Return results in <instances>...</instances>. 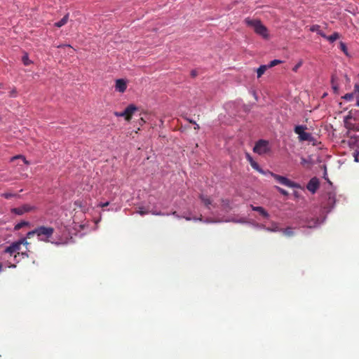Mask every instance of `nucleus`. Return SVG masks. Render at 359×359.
<instances>
[{"label":"nucleus","mask_w":359,"mask_h":359,"mask_svg":"<svg viewBox=\"0 0 359 359\" xmlns=\"http://www.w3.org/2000/svg\"><path fill=\"white\" fill-rule=\"evenodd\" d=\"M245 22L248 26L252 27L256 34L264 39L269 37L268 29L260 20L247 18L245 20Z\"/></svg>","instance_id":"1"},{"label":"nucleus","mask_w":359,"mask_h":359,"mask_svg":"<svg viewBox=\"0 0 359 359\" xmlns=\"http://www.w3.org/2000/svg\"><path fill=\"white\" fill-rule=\"evenodd\" d=\"M54 231L55 230L53 227L41 226L36 228V236L39 240L48 242Z\"/></svg>","instance_id":"2"},{"label":"nucleus","mask_w":359,"mask_h":359,"mask_svg":"<svg viewBox=\"0 0 359 359\" xmlns=\"http://www.w3.org/2000/svg\"><path fill=\"white\" fill-rule=\"evenodd\" d=\"M22 245H24L27 247L28 245H29V243L27 241L26 238H22L16 242H13L9 246L6 247L4 252L8 253L11 255L15 252H18V255H20L19 251L21 250Z\"/></svg>","instance_id":"3"},{"label":"nucleus","mask_w":359,"mask_h":359,"mask_svg":"<svg viewBox=\"0 0 359 359\" xmlns=\"http://www.w3.org/2000/svg\"><path fill=\"white\" fill-rule=\"evenodd\" d=\"M253 151L259 155L268 154L271 151L269 142L264 140H259L256 142Z\"/></svg>","instance_id":"4"},{"label":"nucleus","mask_w":359,"mask_h":359,"mask_svg":"<svg viewBox=\"0 0 359 359\" xmlns=\"http://www.w3.org/2000/svg\"><path fill=\"white\" fill-rule=\"evenodd\" d=\"M137 111V107L133 104H129L123 111H115L114 114L116 117H124L126 121H130L132 118L133 114Z\"/></svg>","instance_id":"5"},{"label":"nucleus","mask_w":359,"mask_h":359,"mask_svg":"<svg viewBox=\"0 0 359 359\" xmlns=\"http://www.w3.org/2000/svg\"><path fill=\"white\" fill-rule=\"evenodd\" d=\"M269 173L278 182H279L280 184H283V185H285L287 187H290V188H299L300 186L294 182H292L290 180L287 179V177H283V176H281V175H277V174H275V173H273L271 172H269Z\"/></svg>","instance_id":"6"},{"label":"nucleus","mask_w":359,"mask_h":359,"mask_svg":"<svg viewBox=\"0 0 359 359\" xmlns=\"http://www.w3.org/2000/svg\"><path fill=\"white\" fill-rule=\"evenodd\" d=\"M306 129V126L302 125L294 127V131L299 135L298 138L299 141H311L313 140L312 135L304 131Z\"/></svg>","instance_id":"7"},{"label":"nucleus","mask_w":359,"mask_h":359,"mask_svg":"<svg viewBox=\"0 0 359 359\" xmlns=\"http://www.w3.org/2000/svg\"><path fill=\"white\" fill-rule=\"evenodd\" d=\"M35 210V207L29 204H24L18 208H13L11 212L17 215H22L26 212H29Z\"/></svg>","instance_id":"8"},{"label":"nucleus","mask_w":359,"mask_h":359,"mask_svg":"<svg viewBox=\"0 0 359 359\" xmlns=\"http://www.w3.org/2000/svg\"><path fill=\"white\" fill-rule=\"evenodd\" d=\"M320 185L319 180L317 177H313L307 184L306 188L311 193L314 194L318 189Z\"/></svg>","instance_id":"9"},{"label":"nucleus","mask_w":359,"mask_h":359,"mask_svg":"<svg viewBox=\"0 0 359 359\" xmlns=\"http://www.w3.org/2000/svg\"><path fill=\"white\" fill-rule=\"evenodd\" d=\"M127 88V83L124 79H119L116 81L115 89L120 93H124Z\"/></svg>","instance_id":"10"},{"label":"nucleus","mask_w":359,"mask_h":359,"mask_svg":"<svg viewBox=\"0 0 359 359\" xmlns=\"http://www.w3.org/2000/svg\"><path fill=\"white\" fill-rule=\"evenodd\" d=\"M251 208L252 210L258 212L264 218L269 217V213L262 207L251 205Z\"/></svg>","instance_id":"11"},{"label":"nucleus","mask_w":359,"mask_h":359,"mask_svg":"<svg viewBox=\"0 0 359 359\" xmlns=\"http://www.w3.org/2000/svg\"><path fill=\"white\" fill-rule=\"evenodd\" d=\"M248 159L250 163L251 166L256 170H257L259 172L265 174V172L259 167L258 163L252 160V158L248 156Z\"/></svg>","instance_id":"12"},{"label":"nucleus","mask_w":359,"mask_h":359,"mask_svg":"<svg viewBox=\"0 0 359 359\" xmlns=\"http://www.w3.org/2000/svg\"><path fill=\"white\" fill-rule=\"evenodd\" d=\"M320 27L318 25H313L310 27L309 29L311 32H316L318 34H319L322 37H326V34L320 29Z\"/></svg>","instance_id":"13"},{"label":"nucleus","mask_w":359,"mask_h":359,"mask_svg":"<svg viewBox=\"0 0 359 359\" xmlns=\"http://www.w3.org/2000/svg\"><path fill=\"white\" fill-rule=\"evenodd\" d=\"M200 199L202 201V202L204 203V205L208 208L210 209V205H212V200L207 196H204L203 194H201L199 196Z\"/></svg>","instance_id":"14"},{"label":"nucleus","mask_w":359,"mask_h":359,"mask_svg":"<svg viewBox=\"0 0 359 359\" xmlns=\"http://www.w3.org/2000/svg\"><path fill=\"white\" fill-rule=\"evenodd\" d=\"M69 20V14H66L60 21L55 23V26L57 27H61L65 25Z\"/></svg>","instance_id":"15"},{"label":"nucleus","mask_w":359,"mask_h":359,"mask_svg":"<svg viewBox=\"0 0 359 359\" xmlns=\"http://www.w3.org/2000/svg\"><path fill=\"white\" fill-rule=\"evenodd\" d=\"M340 34L338 32H334L330 36H327L326 37H323L324 39H326L327 41H329L330 43L334 42L337 39L340 38Z\"/></svg>","instance_id":"16"},{"label":"nucleus","mask_w":359,"mask_h":359,"mask_svg":"<svg viewBox=\"0 0 359 359\" xmlns=\"http://www.w3.org/2000/svg\"><path fill=\"white\" fill-rule=\"evenodd\" d=\"M17 159H22V161L27 164V165H29L30 164V162L29 161H27L26 159V158L23 156V155H21V154H19V155H16L15 156H13L11 158V162H13Z\"/></svg>","instance_id":"17"},{"label":"nucleus","mask_w":359,"mask_h":359,"mask_svg":"<svg viewBox=\"0 0 359 359\" xmlns=\"http://www.w3.org/2000/svg\"><path fill=\"white\" fill-rule=\"evenodd\" d=\"M268 66L261 65L257 70V78H260L266 72Z\"/></svg>","instance_id":"18"},{"label":"nucleus","mask_w":359,"mask_h":359,"mask_svg":"<svg viewBox=\"0 0 359 359\" xmlns=\"http://www.w3.org/2000/svg\"><path fill=\"white\" fill-rule=\"evenodd\" d=\"M29 224V223L28 222H25V221L20 222H19V223H18L17 224L15 225L14 230L15 231H18L21 228H22V227H24L25 226H28Z\"/></svg>","instance_id":"19"},{"label":"nucleus","mask_w":359,"mask_h":359,"mask_svg":"<svg viewBox=\"0 0 359 359\" xmlns=\"http://www.w3.org/2000/svg\"><path fill=\"white\" fill-rule=\"evenodd\" d=\"M281 231L286 236H292L294 235V232L291 227H287L284 229H281Z\"/></svg>","instance_id":"20"},{"label":"nucleus","mask_w":359,"mask_h":359,"mask_svg":"<svg viewBox=\"0 0 359 359\" xmlns=\"http://www.w3.org/2000/svg\"><path fill=\"white\" fill-rule=\"evenodd\" d=\"M355 97V90L353 93H346L342 97V99L345 100L346 101H351L353 100V97Z\"/></svg>","instance_id":"21"},{"label":"nucleus","mask_w":359,"mask_h":359,"mask_svg":"<svg viewBox=\"0 0 359 359\" xmlns=\"http://www.w3.org/2000/svg\"><path fill=\"white\" fill-rule=\"evenodd\" d=\"M355 97L356 98V105L359 107V83L355 84Z\"/></svg>","instance_id":"22"},{"label":"nucleus","mask_w":359,"mask_h":359,"mask_svg":"<svg viewBox=\"0 0 359 359\" xmlns=\"http://www.w3.org/2000/svg\"><path fill=\"white\" fill-rule=\"evenodd\" d=\"M1 196L6 199H9L12 197H19L20 196L16 194H12V193H4L1 194Z\"/></svg>","instance_id":"23"},{"label":"nucleus","mask_w":359,"mask_h":359,"mask_svg":"<svg viewBox=\"0 0 359 359\" xmlns=\"http://www.w3.org/2000/svg\"><path fill=\"white\" fill-rule=\"evenodd\" d=\"M222 206L223 207L224 210H227L230 208L229 207V201L228 199H222Z\"/></svg>","instance_id":"24"},{"label":"nucleus","mask_w":359,"mask_h":359,"mask_svg":"<svg viewBox=\"0 0 359 359\" xmlns=\"http://www.w3.org/2000/svg\"><path fill=\"white\" fill-rule=\"evenodd\" d=\"M283 62L280 60H273L270 62V63L268 65V67H273L277 65L281 64Z\"/></svg>","instance_id":"25"},{"label":"nucleus","mask_w":359,"mask_h":359,"mask_svg":"<svg viewBox=\"0 0 359 359\" xmlns=\"http://www.w3.org/2000/svg\"><path fill=\"white\" fill-rule=\"evenodd\" d=\"M332 87L334 93H338L339 87L337 84L334 83V77H332Z\"/></svg>","instance_id":"26"},{"label":"nucleus","mask_w":359,"mask_h":359,"mask_svg":"<svg viewBox=\"0 0 359 359\" xmlns=\"http://www.w3.org/2000/svg\"><path fill=\"white\" fill-rule=\"evenodd\" d=\"M339 45H340V49H341V50H342V51H343V52H344L346 55H348V48H347V47H346V44H345L344 42L341 41Z\"/></svg>","instance_id":"27"},{"label":"nucleus","mask_w":359,"mask_h":359,"mask_svg":"<svg viewBox=\"0 0 359 359\" xmlns=\"http://www.w3.org/2000/svg\"><path fill=\"white\" fill-rule=\"evenodd\" d=\"M22 62L25 65L27 66L32 63L29 60L28 55L26 54L22 57Z\"/></svg>","instance_id":"28"},{"label":"nucleus","mask_w":359,"mask_h":359,"mask_svg":"<svg viewBox=\"0 0 359 359\" xmlns=\"http://www.w3.org/2000/svg\"><path fill=\"white\" fill-rule=\"evenodd\" d=\"M275 187L282 195H283V196H287L288 195L287 191H286V190H285V189H282V188H280V187H279L278 186H276Z\"/></svg>","instance_id":"29"},{"label":"nucleus","mask_w":359,"mask_h":359,"mask_svg":"<svg viewBox=\"0 0 359 359\" xmlns=\"http://www.w3.org/2000/svg\"><path fill=\"white\" fill-rule=\"evenodd\" d=\"M34 235H36V228L35 229H34L33 231H29L27 233V238H25L26 239L27 238H31L32 237H33Z\"/></svg>","instance_id":"30"},{"label":"nucleus","mask_w":359,"mask_h":359,"mask_svg":"<svg viewBox=\"0 0 359 359\" xmlns=\"http://www.w3.org/2000/svg\"><path fill=\"white\" fill-rule=\"evenodd\" d=\"M303 62L302 60H300L293 68L292 71L294 72H297L299 68L302 65Z\"/></svg>","instance_id":"31"},{"label":"nucleus","mask_w":359,"mask_h":359,"mask_svg":"<svg viewBox=\"0 0 359 359\" xmlns=\"http://www.w3.org/2000/svg\"><path fill=\"white\" fill-rule=\"evenodd\" d=\"M137 212L141 215H144L149 213V211L145 210L144 208H139Z\"/></svg>","instance_id":"32"},{"label":"nucleus","mask_w":359,"mask_h":359,"mask_svg":"<svg viewBox=\"0 0 359 359\" xmlns=\"http://www.w3.org/2000/svg\"><path fill=\"white\" fill-rule=\"evenodd\" d=\"M17 90L15 88H13L12 90L9 92V96L11 97H15L17 96Z\"/></svg>","instance_id":"33"},{"label":"nucleus","mask_w":359,"mask_h":359,"mask_svg":"<svg viewBox=\"0 0 359 359\" xmlns=\"http://www.w3.org/2000/svg\"><path fill=\"white\" fill-rule=\"evenodd\" d=\"M151 213L155 215H168V214H165L161 212L152 211Z\"/></svg>","instance_id":"34"},{"label":"nucleus","mask_w":359,"mask_h":359,"mask_svg":"<svg viewBox=\"0 0 359 359\" xmlns=\"http://www.w3.org/2000/svg\"><path fill=\"white\" fill-rule=\"evenodd\" d=\"M267 230L271 231H279L278 226L272 227V229L268 228Z\"/></svg>","instance_id":"35"},{"label":"nucleus","mask_w":359,"mask_h":359,"mask_svg":"<svg viewBox=\"0 0 359 359\" xmlns=\"http://www.w3.org/2000/svg\"><path fill=\"white\" fill-rule=\"evenodd\" d=\"M109 202H106V203H101V204L100 205V207L104 208V207H107V206H108V205H109Z\"/></svg>","instance_id":"36"},{"label":"nucleus","mask_w":359,"mask_h":359,"mask_svg":"<svg viewBox=\"0 0 359 359\" xmlns=\"http://www.w3.org/2000/svg\"><path fill=\"white\" fill-rule=\"evenodd\" d=\"M187 120L190 123H192V124H196V121H194V120L192 119H190V118H187Z\"/></svg>","instance_id":"37"},{"label":"nucleus","mask_w":359,"mask_h":359,"mask_svg":"<svg viewBox=\"0 0 359 359\" xmlns=\"http://www.w3.org/2000/svg\"><path fill=\"white\" fill-rule=\"evenodd\" d=\"M200 126L198 123L194 124V130H199Z\"/></svg>","instance_id":"38"},{"label":"nucleus","mask_w":359,"mask_h":359,"mask_svg":"<svg viewBox=\"0 0 359 359\" xmlns=\"http://www.w3.org/2000/svg\"><path fill=\"white\" fill-rule=\"evenodd\" d=\"M21 255H22L23 257H29V255H28V254H27V252H22V253H21Z\"/></svg>","instance_id":"39"},{"label":"nucleus","mask_w":359,"mask_h":359,"mask_svg":"<svg viewBox=\"0 0 359 359\" xmlns=\"http://www.w3.org/2000/svg\"><path fill=\"white\" fill-rule=\"evenodd\" d=\"M172 215L175 216L176 217H180L176 211L172 212Z\"/></svg>","instance_id":"40"},{"label":"nucleus","mask_w":359,"mask_h":359,"mask_svg":"<svg viewBox=\"0 0 359 359\" xmlns=\"http://www.w3.org/2000/svg\"><path fill=\"white\" fill-rule=\"evenodd\" d=\"M306 162L307 161L304 158H302V164H305Z\"/></svg>","instance_id":"41"},{"label":"nucleus","mask_w":359,"mask_h":359,"mask_svg":"<svg viewBox=\"0 0 359 359\" xmlns=\"http://www.w3.org/2000/svg\"><path fill=\"white\" fill-rule=\"evenodd\" d=\"M3 265L1 263H0V272L2 271Z\"/></svg>","instance_id":"42"},{"label":"nucleus","mask_w":359,"mask_h":359,"mask_svg":"<svg viewBox=\"0 0 359 359\" xmlns=\"http://www.w3.org/2000/svg\"><path fill=\"white\" fill-rule=\"evenodd\" d=\"M62 46H68V47H71L70 45H62V46H59L58 47H62Z\"/></svg>","instance_id":"43"},{"label":"nucleus","mask_w":359,"mask_h":359,"mask_svg":"<svg viewBox=\"0 0 359 359\" xmlns=\"http://www.w3.org/2000/svg\"><path fill=\"white\" fill-rule=\"evenodd\" d=\"M140 121L142 123H145L144 120L142 118H140Z\"/></svg>","instance_id":"44"},{"label":"nucleus","mask_w":359,"mask_h":359,"mask_svg":"<svg viewBox=\"0 0 359 359\" xmlns=\"http://www.w3.org/2000/svg\"><path fill=\"white\" fill-rule=\"evenodd\" d=\"M187 220H191L190 217H185Z\"/></svg>","instance_id":"45"}]
</instances>
